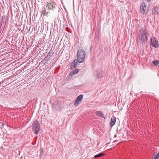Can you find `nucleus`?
<instances>
[{"label":"nucleus","mask_w":159,"mask_h":159,"mask_svg":"<svg viewBox=\"0 0 159 159\" xmlns=\"http://www.w3.org/2000/svg\"><path fill=\"white\" fill-rule=\"evenodd\" d=\"M80 102L77 99H76L74 102V105L75 106H77L79 104V103H80Z\"/></svg>","instance_id":"dca6fc26"},{"label":"nucleus","mask_w":159,"mask_h":159,"mask_svg":"<svg viewBox=\"0 0 159 159\" xmlns=\"http://www.w3.org/2000/svg\"><path fill=\"white\" fill-rule=\"evenodd\" d=\"M104 155V153L103 152H101L98 154L94 156L95 158H98L101 157Z\"/></svg>","instance_id":"ddd939ff"},{"label":"nucleus","mask_w":159,"mask_h":159,"mask_svg":"<svg viewBox=\"0 0 159 159\" xmlns=\"http://www.w3.org/2000/svg\"><path fill=\"white\" fill-rule=\"evenodd\" d=\"M96 114L97 116L100 117L104 118L103 114L101 111H97L96 112Z\"/></svg>","instance_id":"f8f14e48"},{"label":"nucleus","mask_w":159,"mask_h":159,"mask_svg":"<svg viewBox=\"0 0 159 159\" xmlns=\"http://www.w3.org/2000/svg\"><path fill=\"white\" fill-rule=\"evenodd\" d=\"M42 14H43V15L45 16H48V13L46 12V11L45 10H43L42 11Z\"/></svg>","instance_id":"a211bd4d"},{"label":"nucleus","mask_w":159,"mask_h":159,"mask_svg":"<svg viewBox=\"0 0 159 159\" xmlns=\"http://www.w3.org/2000/svg\"><path fill=\"white\" fill-rule=\"evenodd\" d=\"M83 97V95L82 94H81L79 95L76 99L78 100L79 101L81 102Z\"/></svg>","instance_id":"4468645a"},{"label":"nucleus","mask_w":159,"mask_h":159,"mask_svg":"<svg viewBox=\"0 0 159 159\" xmlns=\"http://www.w3.org/2000/svg\"><path fill=\"white\" fill-rule=\"evenodd\" d=\"M147 6L144 2H142L140 6V10L142 14H144L147 10Z\"/></svg>","instance_id":"423d86ee"},{"label":"nucleus","mask_w":159,"mask_h":159,"mask_svg":"<svg viewBox=\"0 0 159 159\" xmlns=\"http://www.w3.org/2000/svg\"><path fill=\"white\" fill-rule=\"evenodd\" d=\"M52 107L56 110L59 111H61L62 107L61 102L59 101H56L53 105Z\"/></svg>","instance_id":"20e7f679"},{"label":"nucleus","mask_w":159,"mask_h":159,"mask_svg":"<svg viewBox=\"0 0 159 159\" xmlns=\"http://www.w3.org/2000/svg\"><path fill=\"white\" fill-rule=\"evenodd\" d=\"M79 70L78 69H76L73 70L69 74L70 76H71L74 75L77 73L79 72Z\"/></svg>","instance_id":"9b49d317"},{"label":"nucleus","mask_w":159,"mask_h":159,"mask_svg":"<svg viewBox=\"0 0 159 159\" xmlns=\"http://www.w3.org/2000/svg\"><path fill=\"white\" fill-rule=\"evenodd\" d=\"M53 54L52 51H51V50H50L48 53L47 56L48 57V59L50 58V57Z\"/></svg>","instance_id":"f3484780"},{"label":"nucleus","mask_w":159,"mask_h":159,"mask_svg":"<svg viewBox=\"0 0 159 159\" xmlns=\"http://www.w3.org/2000/svg\"><path fill=\"white\" fill-rule=\"evenodd\" d=\"M2 20H6V16H2Z\"/></svg>","instance_id":"412c9836"},{"label":"nucleus","mask_w":159,"mask_h":159,"mask_svg":"<svg viewBox=\"0 0 159 159\" xmlns=\"http://www.w3.org/2000/svg\"><path fill=\"white\" fill-rule=\"evenodd\" d=\"M139 32L140 43L142 44H144L148 41V32L146 29L143 28H141Z\"/></svg>","instance_id":"f257e3e1"},{"label":"nucleus","mask_w":159,"mask_h":159,"mask_svg":"<svg viewBox=\"0 0 159 159\" xmlns=\"http://www.w3.org/2000/svg\"><path fill=\"white\" fill-rule=\"evenodd\" d=\"M116 121V118L114 117H113L111 118V121L110 122V126L112 127L115 124Z\"/></svg>","instance_id":"1a4fd4ad"},{"label":"nucleus","mask_w":159,"mask_h":159,"mask_svg":"<svg viewBox=\"0 0 159 159\" xmlns=\"http://www.w3.org/2000/svg\"><path fill=\"white\" fill-rule=\"evenodd\" d=\"M75 60H74L71 63V66L70 67L71 69H73L77 66V61Z\"/></svg>","instance_id":"9d476101"},{"label":"nucleus","mask_w":159,"mask_h":159,"mask_svg":"<svg viewBox=\"0 0 159 159\" xmlns=\"http://www.w3.org/2000/svg\"><path fill=\"white\" fill-rule=\"evenodd\" d=\"M152 63L155 66H157L158 65L159 63V61L157 60L153 61H152Z\"/></svg>","instance_id":"6ab92c4d"},{"label":"nucleus","mask_w":159,"mask_h":159,"mask_svg":"<svg viewBox=\"0 0 159 159\" xmlns=\"http://www.w3.org/2000/svg\"><path fill=\"white\" fill-rule=\"evenodd\" d=\"M32 129L34 131V133L36 134H38L39 131L40 126L38 121L37 120H35L32 124Z\"/></svg>","instance_id":"7ed1b4c3"},{"label":"nucleus","mask_w":159,"mask_h":159,"mask_svg":"<svg viewBox=\"0 0 159 159\" xmlns=\"http://www.w3.org/2000/svg\"><path fill=\"white\" fill-rule=\"evenodd\" d=\"M56 6V4L52 2L48 3L46 5L47 7H48L49 10L53 9Z\"/></svg>","instance_id":"0eeeda50"},{"label":"nucleus","mask_w":159,"mask_h":159,"mask_svg":"<svg viewBox=\"0 0 159 159\" xmlns=\"http://www.w3.org/2000/svg\"><path fill=\"white\" fill-rule=\"evenodd\" d=\"M148 1V2H150L151 1V0H147Z\"/></svg>","instance_id":"5701e85b"},{"label":"nucleus","mask_w":159,"mask_h":159,"mask_svg":"<svg viewBox=\"0 0 159 159\" xmlns=\"http://www.w3.org/2000/svg\"><path fill=\"white\" fill-rule=\"evenodd\" d=\"M49 59L48 57L47 56H46L44 59V60H46V61H48Z\"/></svg>","instance_id":"aec40b11"},{"label":"nucleus","mask_w":159,"mask_h":159,"mask_svg":"<svg viewBox=\"0 0 159 159\" xmlns=\"http://www.w3.org/2000/svg\"><path fill=\"white\" fill-rule=\"evenodd\" d=\"M103 72L102 70H97V73L96 74V78L100 79L103 76Z\"/></svg>","instance_id":"6e6552de"},{"label":"nucleus","mask_w":159,"mask_h":159,"mask_svg":"<svg viewBox=\"0 0 159 159\" xmlns=\"http://www.w3.org/2000/svg\"><path fill=\"white\" fill-rule=\"evenodd\" d=\"M6 20H2V23H6Z\"/></svg>","instance_id":"4be33fe9"},{"label":"nucleus","mask_w":159,"mask_h":159,"mask_svg":"<svg viewBox=\"0 0 159 159\" xmlns=\"http://www.w3.org/2000/svg\"><path fill=\"white\" fill-rule=\"evenodd\" d=\"M150 40L151 41L150 45L153 47L157 48H158V42L156 38L155 37L151 38Z\"/></svg>","instance_id":"39448f33"},{"label":"nucleus","mask_w":159,"mask_h":159,"mask_svg":"<svg viewBox=\"0 0 159 159\" xmlns=\"http://www.w3.org/2000/svg\"><path fill=\"white\" fill-rule=\"evenodd\" d=\"M85 55V52L83 49L79 50L77 52V59L76 60L79 63H82L84 61Z\"/></svg>","instance_id":"f03ea898"},{"label":"nucleus","mask_w":159,"mask_h":159,"mask_svg":"<svg viewBox=\"0 0 159 159\" xmlns=\"http://www.w3.org/2000/svg\"><path fill=\"white\" fill-rule=\"evenodd\" d=\"M40 154L39 155V157L40 158H41V157L43 155V149L42 148H41L40 150Z\"/></svg>","instance_id":"2eb2a0df"}]
</instances>
